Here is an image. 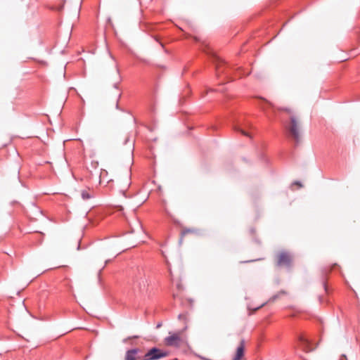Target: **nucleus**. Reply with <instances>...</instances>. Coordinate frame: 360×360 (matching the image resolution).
Wrapping results in <instances>:
<instances>
[{"label":"nucleus","instance_id":"1","mask_svg":"<svg viewBox=\"0 0 360 360\" xmlns=\"http://www.w3.org/2000/svg\"><path fill=\"white\" fill-rule=\"evenodd\" d=\"M149 276L143 269H138L133 278V289L141 294L148 291Z\"/></svg>","mask_w":360,"mask_h":360},{"label":"nucleus","instance_id":"2","mask_svg":"<svg viewBox=\"0 0 360 360\" xmlns=\"http://www.w3.org/2000/svg\"><path fill=\"white\" fill-rule=\"evenodd\" d=\"M278 110H284L290 115V122L289 124L285 126V128L288 132L289 136L292 138L297 143H298L300 141V136L297 117L292 115V110L289 108H278Z\"/></svg>","mask_w":360,"mask_h":360},{"label":"nucleus","instance_id":"3","mask_svg":"<svg viewBox=\"0 0 360 360\" xmlns=\"http://www.w3.org/2000/svg\"><path fill=\"white\" fill-rule=\"evenodd\" d=\"M186 338L184 337L183 331H178L175 333H169V335L164 339L165 345L168 347H174L176 348L180 347L186 343Z\"/></svg>","mask_w":360,"mask_h":360},{"label":"nucleus","instance_id":"4","mask_svg":"<svg viewBox=\"0 0 360 360\" xmlns=\"http://www.w3.org/2000/svg\"><path fill=\"white\" fill-rule=\"evenodd\" d=\"M169 353L158 348L153 347L149 349L143 356L144 360H157L167 356Z\"/></svg>","mask_w":360,"mask_h":360},{"label":"nucleus","instance_id":"5","mask_svg":"<svg viewBox=\"0 0 360 360\" xmlns=\"http://www.w3.org/2000/svg\"><path fill=\"white\" fill-rule=\"evenodd\" d=\"M292 262V256L286 251L281 252L277 256V265L290 268Z\"/></svg>","mask_w":360,"mask_h":360},{"label":"nucleus","instance_id":"6","mask_svg":"<svg viewBox=\"0 0 360 360\" xmlns=\"http://www.w3.org/2000/svg\"><path fill=\"white\" fill-rule=\"evenodd\" d=\"M140 349L138 348L129 349L127 351L124 359L125 360H144L143 356H139V353Z\"/></svg>","mask_w":360,"mask_h":360},{"label":"nucleus","instance_id":"7","mask_svg":"<svg viewBox=\"0 0 360 360\" xmlns=\"http://www.w3.org/2000/svg\"><path fill=\"white\" fill-rule=\"evenodd\" d=\"M298 342L300 343V347H301L304 352H309L313 350L309 340L306 338L303 335H300L298 337Z\"/></svg>","mask_w":360,"mask_h":360},{"label":"nucleus","instance_id":"8","mask_svg":"<svg viewBox=\"0 0 360 360\" xmlns=\"http://www.w3.org/2000/svg\"><path fill=\"white\" fill-rule=\"evenodd\" d=\"M245 352V340H242L236 349V352L233 360H241Z\"/></svg>","mask_w":360,"mask_h":360},{"label":"nucleus","instance_id":"9","mask_svg":"<svg viewBox=\"0 0 360 360\" xmlns=\"http://www.w3.org/2000/svg\"><path fill=\"white\" fill-rule=\"evenodd\" d=\"M216 74L217 77H219V75L224 72L222 68L224 65V63L219 58H216Z\"/></svg>","mask_w":360,"mask_h":360},{"label":"nucleus","instance_id":"10","mask_svg":"<svg viewBox=\"0 0 360 360\" xmlns=\"http://www.w3.org/2000/svg\"><path fill=\"white\" fill-rule=\"evenodd\" d=\"M99 174L98 176V184H102L104 181L105 177L108 175V172L105 169H100L99 172L96 173V175Z\"/></svg>","mask_w":360,"mask_h":360},{"label":"nucleus","instance_id":"11","mask_svg":"<svg viewBox=\"0 0 360 360\" xmlns=\"http://www.w3.org/2000/svg\"><path fill=\"white\" fill-rule=\"evenodd\" d=\"M130 185V179H129V174H127L125 176V181L123 185V188L121 190V192L124 194L126 190L129 188Z\"/></svg>","mask_w":360,"mask_h":360},{"label":"nucleus","instance_id":"12","mask_svg":"<svg viewBox=\"0 0 360 360\" xmlns=\"http://www.w3.org/2000/svg\"><path fill=\"white\" fill-rule=\"evenodd\" d=\"M233 129L236 131H238V132L241 133L243 135L250 137L249 134L248 132H246L245 131H244L243 129H240L239 127L234 126Z\"/></svg>","mask_w":360,"mask_h":360},{"label":"nucleus","instance_id":"13","mask_svg":"<svg viewBox=\"0 0 360 360\" xmlns=\"http://www.w3.org/2000/svg\"><path fill=\"white\" fill-rule=\"evenodd\" d=\"M82 197L84 200H88L91 198V195L86 191H83L82 192Z\"/></svg>","mask_w":360,"mask_h":360},{"label":"nucleus","instance_id":"14","mask_svg":"<svg viewBox=\"0 0 360 360\" xmlns=\"http://www.w3.org/2000/svg\"><path fill=\"white\" fill-rule=\"evenodd\" d=\"M136 225L139 227L140 229H141V224L140 223V221L139 220H136Z\"/></svg>","mask_w":360,"mask_h":360},{"label":"nucleus","instance_id":"15","mask_svg":"<svg viewBox=\"0 0 360 360\" xmlns=\"http://www.w3.org/2000/svg\"><path fill=\"white\" fill-rule=\"evenodd\" d=\"M293 184L297 185L299 187H302V184L300 181H295Z\"/></svg>","mask_w":360,"mask_h":360},{"label":"nucleus","instance_id":"16","mask_svg":"<svg viewBox=\"0 0 360 360\" xmlns=\"http://www.w3.org/2000/svg\"><path fill=\"white\" fill-rule=\"evenodd\" d=\"M161 326H162V323H158V325H157L156 328H160Z\"/></svg>","mask_w":360,"mask_h":360},{"label":"nucleus","instance_id":"17","mask_svg":"<svg viewBox=\"0 0 360 360\" xmlns=\"http://www.w3.org/2000/svg\"><path fill=\"white\" fill-rule=\"evenodd\" d=\"M98 162H95V168H96Z\"/></svg>","mask_w":360,"mask_h":360}]
</instances>
